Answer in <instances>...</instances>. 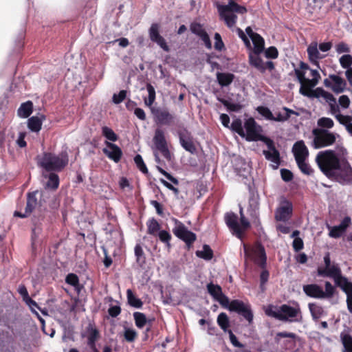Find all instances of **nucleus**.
Returning <instances> with one entry per match:
<instances>
[{
    "label": "nucleus",
    "instance_id": "obj_1",
    "mask_svg": "<svg viewBox=\"0 0 352 352\" xmlns=\"http://www.w3.org/2000/svg\"><path fill=\"white\" fill-rule=\"evenodd\" d=\"M148 94V98L144 99V104L149 107L153 116L154 121L161 125H170L174 122L175 116L170 113L166 107H152L155 100V90L151 84L146 85Z\"/></svg>",
    "mask_w": 352,
    "mask_h": 352
},
{
    "label": "nucleus",
    "instance_id": "obj_2",
    "mask_svg": "<svg viewBox=\"0 0 352 352\" xmlns=\"http://www.w3.org/2000/svg\"><path fill=\"white\" fill-rule=\"evenodd\" d=\"M316 162L320 170L328 177L333 178L334 173L340 168V159L333 150L320 151L316 157Z\"/></svg>",
    "mask_w": 352,
    "mask_h": 352
},
{
    "label": "nucleus",
    "instance_id": "obj_3",
    "mask_svg": "<svg viewBox=\"0 0 352 352\" xmlns=\"http://www.w3.org/2000/svg\"><path fill=\"white\" fill-rule=\"evenodd\" d=\"M36 160L38 165L47 171H60L68 164V157L65 153L57 155L44 152L42 155H38Z\"/></svg>",
    "mask_w": 352,
    "mask_h": 352
},
{
    "label": "nucleus",
    "instance_id": "obj_4",
    "mask_svg": "<svg viewBox=\"0 0 352 352\" xmlns=\"http://www.w3.org/2000/svg\"><path fill=\"white\" fill-rule=\"evenodd\" d=\"M217 8L221 19L229 28H233L236 23L237 16L234 13L243 14L247 12L245 7L239 5L234 0H229L227 5H219Z\"/></svg>",
    "mask_w": 352,
    "mask_h": 352
},
{
    "label": "nucleus",
    "instance_id": "obj_5",
    "mask_svg": "<svg viewBox=\"0 0 352 352\" xmlns=\"http://www.w3.org/2000/svg\"><path fill=\"white\" fill-rule=\"evenodd\" d=\"M38 193V190L28 192L27 195V203L25 208V212H21L15 211L14 215L15 217L25 218L30 215L31 213L34 212L33 219H36V214L41 217L40 213L42 212L41 205L38 203L36 195Z\"/></svg>",
    "mask_w": 352,
    "mask_h": 352
},
{
    "label": "nucleus",
    "instance_id": "obj_6",
    "mask_svg": "<svg viewBox=\"0 0 352 352\" xmlns=\"http://www.w3.org/2000/svg\"><path fill=\"white\" fill-rule=\"evenodd\" d=\"M314 138L312 145L315 148H320L333 144L336 140V135L327 129H315L313 130Z\"/></svg>",
    "mask_w": 352,
    "mask_h": 352
},
{
    "label": "nucleus",
    "instance_id": "obj_7",
    "mask_svg": "<svg viewBox=\"0 0 352 352\" xmlns=\"http://www.w3.org/2000/svg\"><path fill=\"white\" fill-rule=\"evenodd\" d=\"M243 249L245 258L253 260L254 262L261 267L265 268L267 257L265 248L263 245L258 244L252 248H249L244 244Z\"/></svg>",
    "mask_w": 352,
    "mask_h": 352
},
{
    "label": "nucleus",
    "instance_id": "obj_8",
    "mask_svg": "<svg viewBox=\"0 0 352 352\" xmlns=\"http://www.w3.org/2000/svg\"><path fill=\"white\" fill-rule=\"evenodd\" d=\"M274 226L278 236L286 234V199L282 197L280 206L276 210L274 214Z\"/></svg>",
    "mask_w": 352,
    "mask_h": 352
},
{
    "label": "nucleus",
    "instance_id": "obj_9",
    "mask_svg": "<svg viewBox=\"0 0 352 352\" xmlns=\"http://www.w3.org/2000/svg\"><path fill=\"white\" fill-rule=\"evenodd\" d=\"M303 96L310 98L322 97L325 99L326 102L329 103L332 114L336 116L340 113V108L336 104V99L331 94L324 91L321 87H318L313 91H309V93H303Z\"/></svg>",
    "mask_w": 352,
    "mask_h": 352
},
{
    "label": "nucleus",
    "instance_id": "obj_10",
    "mask_svg": "<svg viewBox=\"0 0 352 352\" xmlns=\"http://www.w3.org/2000/svg\"><path fill=\"white\" fill-rule=\"evenodd\" d=\"M175 227L173 229L174 234L179 239L184 241L189 249L196 241V234L188 230V228L180 221L175 219Z\"/></svg>",
    "mask_w": 352,
    "mask_h": 352
},
{
    "label": "nucleus",
    "instance_id": "obj_11",
    "mask_svg": "<svg viewBox=\"0 0 352 352\" xmlns=\"http://www.w3.org/2000/svg\"><path fill=\"white\" fill-rule=\"evenodd\" d=\"M153 142L155 148L160 151L164 158L170 160L171 155L168 150L164 131L162 129L157 128L155 129Z\"/></svg>",
    "mask_w": 352,
    "mask_h": 352
},
{
    "label": "nucleus",
    "instance_id": "obj_12",
    "mask_svg": "<svg viewBox=\"0 0 352 352\" xmlns=\"http://www.w3.org/2000/svg\"><path fill=\"white\" fill-rule=\"evenodd\" d=\"M332 179L342 185L352 184V168L347 161H342Z\"/></svg>",
    "mask_w": 352,
    "mask_h": 352
},
{
    "label": "nucleus",
    "instance_id": "obj_13",
    "mask_svg": "<svg viewBox=\"0 0 352 352\" xmlns=\"http://www.w3.org/2000/svg\"><path fill=\"white\" fill-rule=\"evenodd\" d=\"M245 129V139L249 142L257 141L263 139L261 135L262 128L258 125L253 118L247 119L244 123Z\"/></svg>",
    "mask_w": 352,
    "mask_h": 352
},
{
    "label": "nucleus",
    "instance_id": "obj_14",
    "mask_svg": "<svg viewBox=\"0 0 352 352\" xmlns=\"http://www.w3.org/2000/svg\"><path fill=\"white\" fill-rule=\"evenodd\" d=\"M229 311L236 312L242 316L249 323H251L253 320V314L250 305L240 300H232Z\"/></svg>",
    "mask_w": 352,
    "mask_h": 352
},
{
    "label": "nucleus",
    "instance_id": "obj_15",
    "mask_svg": "<svg viewBox=\"0 0 352 352\" xmlns=\"http://www.w3.org/2000/svg\"><path fill=\"white\" fill-rule=\"evenodd\" d=\"M292 66L293 69L289 73V75H293L294 74L295 76L300 83V93L303 95V93H309V91H313L314 90L307 89L305 86V81L306 80L305 78V71L310 70L309 66L303 62L300 63V67H296L294 63H292Z\"/></svg>",
    "mask_w": 352,
    "mask_h": 352
},
{
    "label": "nucleus",
    "instance_id": "obj_16",
    "mask_svg": "<svg viewBox=\"0 0 352 352\" xmlns=\"http://www.w3.org/2000/svg\"><path fill=\"white\" fill-rule=\"evenodd\" d=\"M177 134L179 139L181 146L189 153L194 154L197 151V148L192 142L190 133L184 127L179 129Z\"/></svg>",
    "mask_w": 352,
    "mask_h": 352
},
{
    "label": "nucleus",
    "instance_id": "obj_17",
    "mask_svg": "<svg viewBox=\"0 0 352 352\" xmlns=\"http://www.w3.org/2000/svg\"><path fill=\"white\" fill-rule=\"evenodd\" d=\"M338 287H340L346 294V304L349 311L352 314V282L342 276L335 280Z\"/></svg>",
    "mask_w": 352,
    "mask_h": 352
},
{
    "label": "nucleus",
    "instance_id": "obj_18",
    "mask_svg": "<svg viewBox=\"0 0 352 352\" xmlns=\"http://www.w3.org/2000/svg\"><path fill=\"white\" fill-rule=\"evenodd\" d=\"M148 34L150 39L153 42L156 43L165 52H169L170 48L165 39L160 34V25L158 23H153L151 25Z\"/></svg>",
    "mask_w": 352,
    "mask_h": 352
},
{
    "label": "nucleus",
    "instance_id": "obj_19",
    "mask_svg": "<svg viewBox=\"0 0 352 352\" xmlns=\"http://www.w3.org/2000/svg\"><path fill=\"white\" fill-rule=\"evenodd\" d=\"M225 221L232 233L241 239V229L240 228L237 215L233 212L226 213Z\"/></svg>",
    "mask_w": 352,
    "mask_h": 352
},
{
    "label": "nucleus",
    "instance_id": "obj_20",
    "mask_svg": "<svg viewBox=\"0 0 352 352\" xmlns=\"http://www.w3.org/2000/svg\"><path fill=\"white\" fill-rule=\"evenodd\" d=\"M106 147L102 149L103 153L111 160L118 163L120 162L122 151L120 148L116 144L107 142H105Z\"/></svg>",
    "mask_w": 352,
    "mask_h": 352
},
{
    "label": "nucleus",
    "instance_id": "obj_21",
    "mask_svg": "<svg viewBox=\"0 0 352 352\" xmlns=\"http://www.w3.org/2000/svg\"><path fill=\"white\" fill-rule=\"evenodd\" d=\"M307 54L309 61L320 69L318 59H322L325 55L321 54L318 51V43L316 41L311 42L307 47Z\"/></svg>",
    "mask_w": 352,
    "mask_h": 352
},
{
    "label": "nucleus",
    "instance_id": "obj_22",
    "mask_svg": "<svg viewBox=\"0 0 352 352\" xmlns=\"http://www.w3.org/2000/svg\"><path fill=\"white\" fill-rule=\"evenodd\" d=\"M296 162L307 160L309 155V151L303 141L296 142L292 148Z\"/></svg>",
    "mask_w": 352,
    "mask_h": 352
},
{
    "label": "nucleus",
    "instance_id": "obj_23",
    "mask_svg": "<svg viewBox=\"0 0 352 352\" xmlns=\"http://www.w3.org/2000/svg\"><path fill=\"white\" fill-rule=\"evenodd\" d=\"M265 314L280 320H286V304L282 305L280 308L270 305L265 309Z\"/></svg>",
    "mask_w": 352,
    "mask_h": 352
},
{
    "label": "nucleus",
    "instance_id": "obj_24",
    "mask_svg": "<svg viewBox=\"0 0 352 352\" xmlns=\"http://www.w3.org/2000/svg\"><path fill=\"white\" fill-rule=\"evenodd\" d=\"M259 202L258 199L256 197L252 196L249 199V206L248 212L253 220L254 223L258 222L259 216Z\"/></svg>",
    "mask_w": 352,
    "mask_h": 352
},
{
    "label": "nucleus",
    "instance_id": "obj_25",
    "mask_svg": "<svg viewBox=\"0 0 352 352\" xmlns=\"http://www.w3.org/2000/svg\"><path fill=\"white\" fill-rule=\"evenodd\" d=\"M351 223V219L349 217H345L339 226L331 228L329 236L333 238L340 237L346 230Z\"/></svg>",
    "mask_w": 352,
    "mask_h": 352
},
{
    "label": "nucleus",
    "instance_id": "obj_26",
    "mask_svg": "<svg viewBox=\"0 0 352 352\" xmlns=\"http://www.w3.org/2000/svg\"><path fill=\"white\" fill-rule=\"evenodd\" d=\"M318 274L321 276H328L334 278V280H336L338 277L342 276L341 270L337 264L331 265L329 268L327 269H318Z\"/></svg>",
    "mask_w": 352,
    "mask_h": 352
},
{
    "label": "nucleus",
    "instance_id": "obj_27",
    "mask_svg": "<svg viewBox=\"0 0 352 352\" xmlns=\"http://www.w3.org/2000/svg\"><path fill=\"white\" fill-rule=\"evenodd\" d=\"M87 344L91 349H95L96 341L99 339L100 333L98 330L91 324H89L87 327Z\"/></svg>",
    "mask_w": 352,
    "mask_h": 352
},
{
    "label": "nucleus",
    "instance_id": "obj_28",
    "mask_svg": "<svg viewBox=\"0 0 352 352\" xmlns=\"http://www.w3.org/2000/svg\"><path fill=\"white\" fill-rule=\"evenodd\" d=\"M45 120V116L43 114L32 116L28 120V126L31 131L38 132L41 129L43 121Z\"/></svg>",
    "mask_w": 352,
    "mask_h": 352
},
{
    "label": "nucleus",
    "instance_id": "obj_29",
    "mask_svg": "<svg viewBox=\"0 0 352 352\" xmlns=\"http://www.w3.org/2000/svg\"><path fill=\"white\" fill-rule=\"evenodd\" d=\"M304 292L310 297L322 298V289L316 284H310L303 286Z\"/></svg>",
    "mask_w": 352,
    "mask_h": 352
},
{
    "label": "nucleus",
    "instance_id": "obj_30",
    "mask_svg": "<svg viewBox=\"0 0 352 352\" xmlns=\"http://www.w3.org/2000/svg\"><path fill=\"white\" fill-rule=\"evenodd\" d=\"M260 54L261 53H250V63L259 72L264 73L266 70V66L265 62H263V60L260 58Z\"/></svg>",
    "mask_w": 352,
    "mask_h": 352
},
{
    "label": "nucleus",
    "instance_id": "obj_31",
    "mask_svg": "<svg viewBox=\"0 0 352 352\" xmlns=\"http://www.w3.org/2000/svg\"><path fill=\"white\" fill-rule=\"evenodd\" d=\"M302 344V340L295 333H287V349L297 351Z\"/></svg>",
    "mask_w": 352,
    "mask_h": 352
},
{
    "label": "nucleus",
    "instance_id": "obj_32",
    "mask_svg": "<svg viewBox=\"0 0 352 352\" xmlns=\"http://www.w3.org/2000/svg\"><path fill=\"white\" fill-rule=\"evenodd\" d=\"M329 78L334 82L332 87L333 91L336 94L342 93L346 85L345 80L341 77L334 74L330 75Z\"/></svg>",
    "mask_w": 352,
    "mask_h": 352
},
{
    "label": "nucleus",
    "instance_id": "obj_33",
    "mask_svg": "<svg viewBox=\"0 0 352 352\" xmlns=\"http://www.w3.org/2000/svg\"><path fill=\"white\" fill-rule=\"evenodd\" d=\"M309 71L312 78H306V80L305 81V86L307 89L313 90L312 88L318 85L319 80L320 79V75L317 69H310Z\"/></svg>",
    "mask_w": 352,
    "mask_h": 352
},
{
    "label": "nucleus",
    "instance_id": "obj_34",
    "mask_svg": "<svg viewBox=\"0 0 352 352\" xmlns=\"http://www.w3.org/2000/svg\"><path fill=\"white\" fill-rule=\"evenodd\" d=\"M33 103L31 101H27L21 104L17 111V114L20 118H28L32 113Z\"/></svg>",
    "mask_w": 352,
    "mask_h": 352
},
{
    "label": "nucleus",
    "instance_id": "obj_35",
    "mask_svg": "<svg viewBox=\"0 0 352 352\" xmlns=\"http://www.w3.org/2000/svg\"><path fill=\"white\" fill-rule=\"evenodd\" d=\"M263 155L267 160L271 161L273 163V168H278L280 164V155L277 150L263 151Z\"/></svg>",
    "mask_w": 352,
    "mask_h": 352
},
{
    "label": "nucleus",
    "instance_id": "obj_36",
    "mask_svg": "<svg viewBox=\"0 0 352 352\" xmlns=\"http://www.w3.org/2000/svg\"><path fill=\"white\" fill-rule=\"evenodd\" d=\"M302 316L299 307H292L287 305V322H301Z\"/></svg>",
    "mask_w": 352,
    "mask_h": 352
},
{
    "label": "nucleus",
    "instance_id": "obj_37",
    "mask_svg": "<svg viewBox=\"0 0 352 352\" xmlns=\"http://www.w3.org/2000/svg\"><path fill=\"white\" fill-rule=\"evenodd\" d=\"M234 79V75L231 73H221L217 74V80L218 83L221 87H226L230 85Z\"/></svg>",
    "mask_w": 352,
    "mask_h": 352
},
{
    "label": "nucleus",
    "instance_id": "obj_38",
    "mask_svg": "<svg viewBox=\"0 0 352 352\" xmlns=\"http://www.w3.org/2000/svg\"><path fill=\"white\" fill-rule=\"evenodd\" d=\"M300 231L299 230H294L291 234V238H293V242H292V248L296 252H298L304 248V243L303 240L301 237L299 236L300 235Z\"/></svg>",
    "mask_w": 352,
    "mask_h": 352
},
{
    "label": "nucleus",
    "instance_id": "obj_39",
    "mask_svg": "<svg viewBox=\"0 0 352 352\" xmlns=\"http://www.w3.org/2000/svg\"><path fill=\"white\" fill-rule=\"evenodd\" d=\"M135 256L136 262L140 267H143L146 264V256L142 246L140 244H136L134 248Z\"/></svg>",
    "mask_w": 352,
    "mask_h": 352
},
{
    "label": "nucleus",
    "instance_id": "obj_40",
    "mask_svg": "<svg viewBox=\"0 0 352 352\" xmlns=\"http://www.w3.org/2000/svg\"><path fill=\"white\" fill-rule=\"evenodd\" d=\"M197 256L206 261H210L213 257V252L208 245H204L202 250H197L195 252Z\"/></svg>",
    "mask_w": 352,
    "mask_h": 352
},
{
    "label": "nucleus",
    "instance_id": "obj_41",
    "mask_svg": "<svg viewBox=\"0 0 352 352\" xmlns=\"http://www.w3.org/2000/svg\"><path fill=\"white\" fill-rule=\"evenodd\" d=\"M126 297L128 303L130 306L138 309L142 307V301L140 298H137L129 289L126 291Z\"/></svg>",
    "mask_w": 352,
    "mask_h": 352
},
{
    "label": "nucleus",
    "instance_id": "obj_42",
    "mask_svg": "<svg viewBox=\"0 0 352 352\" xmlns=\"http://www.w3.org/2000/svg\"><path fill=\"white\" fill-rule=\"evenodd\" d=\"M218 325L221 327V329L224 332H228L230 329H228L230 327V320L228 316L226 313H221L219 314L217 320Z\"/></svg>",
    "mask_w": 352,
    "mask_h": 352
},
{
    "label": "nucleus",
    "instance_id": "obj_43",
    "mask_svg": "<svg viewBox=\"0 0 352 352\" xmlns=\"http://www.w3.org/2000/svg\"><path fill=\"white\" fill-rule=\"evenodd\" d=\"M254 50L252 53H261L264 50V39L258 34L252 38Z\"/></svg>",
    "mask_w": 352,
    "mask_h": 352
},
{
    "label": "nucleus",
    "instance_id": "obj_44",
    "mask_svg": "<svg viewBox=\"0 0 352 352\" xmlns=\"http://www.w3.org/2000/svg\"><path fill=\"white\" fill-rule=\"evenodd\" d=\"M48 180L46 183L45 187L52 190H56L59 186V177L58 175L51 173L47 176Z\"/></svg>",
    "mask_w": 352,
    "mask_h": 352
},
{
    "label": "nucleus",
    "instance_id": "obj_45",
    "mask_svg": "<svg viewBox=\"0 0 352 352\" xmlns=\"http://www.w3.org/2000/svg\"><path fill=\"white\" fill-rule=\"evenodd\" d=\"M233 131L238 133L241 137L245 138V132L243 129V125H242V121L239 118L234 119L231 126L229 127Z\"/></svg>",
    "mask_w": 352,
    "mask_h": 352
},
{
    "label": "nucleus",
    "instance_id": "obj_46",
    "mask_svg": "<svg viewBox=\"0 0 352 352\" xmlns=\"http://www.w3.org/2000/svg\"><path fill=\"white\" fill-rule=\"evenodd\" d=\"M207 290L209 294L216 300L222 294V289L219 285H214L212 283H210L207 285Z\"/></svg>",
    "mask_w": 352,
    "mask_h": 352
},
{
    "label": "nucleus",
    "instance_id": "obj_47",
    "mask_svg": "<svg viewBox=\"0 0 352 352\" xmlns=\"http://www.w3.org/2000/svg\"><path fill=\"white\" fill-rule=\"evenodd\" d=\"M39 221L40 219H32L34 228H32V241L33 245L35 243L36 239L39 236L42 232V227L41 226V223L39 222Z\"/></svg>",
    "mask_w": 352,
    "mask_h": 352
},
{
    "label": "nucleus",
    "instance_id": "obj_48",
    "mask_svg": "<svg viewBox=\"0 0 352 352\" xmlns=\"http://www.w3.org/2000/svg\"><path fill=\"white\" fill-rule=\"evenodd\" d=\"M309 308L313 318L316 320L320 318L323 314L324 311L322 307L317 304L309 303Z\"/></svg>",
    "mask_w": 352,
    "mask_h": 352
},
{
    "label": "nucleus",
    "instance_id": "obj_49",
    "mask_svg": "<svg viewBox=\"0 0 352 352\" xmlns=\"http://www.w3.org/2000/svg\"><path fill=\"white\" fill-rule=\"evenodd\" d=\"M135 325L140 328H143L146 323V318L144 314L141 312H135L133 314Z\"/></svg>",
    "mask_w": 352,
    "mask_h": 352
},
{
    "label": "nucleus",
    "instance_id": "obj_50",
    "mask_svg": "<svg viewBox=\"0 0 352 352\" xmlns=\"http://www.w3.org/2000/svg\"><path fill=\"white\" fill-rule=\"evenodd\" d=\"M102 134L108 140L111 142H116L118 140V135L115 133V132L108 126H103L102 128Z\"/></svg>",
    "mask_w": 352,
    "mask_h": 352
},
{
    "label": "nucleus",
    "instance_id": "obj_51",
    "mask_svg": "<svg viewBox=\"0 0 352 352\" xmlns=\"http://www.w3.org/2000/svg\"><path fill=\"white\" fill-rule=\"evenodd\" d=\"M296 163L302 173L310 175L314 173V170L310 165L306 162V160L298 161Z\"/></svg>",
    "mask_w": 352,
    "mask_h": 352
},
{
    "label": "nucleus",
    "instance_id": "obj_52",
    "mask_svg": "<svg viewBox=\"0 0 352 352\" xmlns=\"http://www.w3.org/2000/svg\"><path fill=\"white\" fill-rule=\"evenodd\" d=\"M148 233L152 235L156 234L157 232L159 231L160 226L159 223L155 219H150L147 222Z\"/></svg>",
    "mask_w": 352,
    "mask_h": 352
},
{
    "label": "nucleus",
    "instance_id": "obj_53",
    "mask_svg": "<svg viewBox=\"0 0 352 352\" xmlns=\"http://www.w3.org/2000/svg\"><path fill=\"white\" fill-rule=\"evenodd\" d=\"M219 100L230 111L238 112L242 109V105L238 103H231L225 99H219Z\"/></svg>",
    "mask_w": 352,
    "mask_h": 352
},
{
    "label": "nucleus",
    "instance_id": "obj_54",
    "mask_svg": "<svg viewBox=\"0 0 352 352\" xmlns=\"http://www.w3.org/2000/svg\"><path fill=\"white\" fill-rule=\"evenodd\" d=\"M256 111L266 120H271L272 119H274L273 113L270 109L266 107L259 106L256 108Z\"/></svg>",
    "mask_w": 352,
    "mask_h": 352
},
{
    "label": "nucleus",
    "instance_id": "obj_55",
    "mask_svg": "<svg viewBox=\"0 0 352 352\" xmlns=\"http://www.w3.org/2000/svg\"><path fill=\"white\" fill-rule=\"evenodd\" d=\"M342 341L344 345L345 352H352V336L349 334H345L342 336Z\"/></svg>",
    "mask_w": 352,
    "mask_h": 352
},
{
    "label": "nucleus",
    "instance_id": "obj_56",
    "mask_svg": "<svg viewBox=\"0 0 352 352\" xmlns=\"http://www.w3.org/2000/svg\"><path fill=\"white\" fill-rule=\"evenodd\" d=\"M24 302L30 307V308L31 309L32 313H34V314L36 315V316L39 319L40 322L43 324L44 323V320L42 318L40 317L38 313L34 309V307L39 309L38 305L36 303V302L34 301V300H32L30 297H29Z\"/></svg>",
    "mask_w": 352,
    "mask_h": 352
},
{
    "label": "nucleus",
    "instance_id": "obj_57",
    "mask_svg": "<svg viewBox=\"0 0 352 352\" xmlns=\"http://www.w3.org/2000/svg\"><path fill=\"white\" fill-rule=\"evenodd\" d=\"M134 162L140 171L145 174L148 173L146 166L144 164V160L140 155L138 154L135 156Z\"/></svg>",
    "mask_w": 352,
    "mask_h": 352
},
{
    "label": "nucleus",
    "instance_id": "obj_58",
    "mask_svg": "<svg viewBox=\"0 0 352 352\" xmlns=\"http://www.w3.org/2000/svg\"><path fill=\"white\" fill-rule=\"evenodd\" d=\"M335 292V288L329 281L325 282V292L323 291L322 298H331Z\"/></svg>",
    "mask_w": 352,
    "mask_h": 352
},
{
    "label": "nucleus",
    "instance_id": "obj_59",
    "mask_svg": "<svg viewBox=\"0 0 352 352\" xmlns=\"http://www.w3.org/2000/svg\"><path fill=\"white\" fill-rule=\"evenodd\" d=\"M340 63L344 69L350 68L352 65V56L350 54H345L340 58Z\"/></svg>",
    "mask_w": 352,
    "mask_h": 352
},
{
    "label": "nucleus",
    "instance_id": "obj_60",
    "mask_svg": "<svg viewBox=\"0 0 352 352\" xmlns=\"http://www.w3.org/2000/svg\"><path fill=\"white\" fill-rule=\"evenodd\" d=\"M65 282L75 287L79 285V278L76 274L73 273H70L66 276Z\"/></svg>",
    "mask_w": 352,
    "mask_h": 352
},
{
    "label": "nucleus",
    "instance_id": "obj_61",
    "mask_svg": "<svg viewBox=\"0 0 352 352\" xmlns=\"http://www.w3.org/2000/svg\"><path fill=\"white\" fill-rule=\"evenodd\" d=\"M217 301L223 307L230 309L231 301L228 297H227L223 293L215 300Z\"/></svg>",
    "mask_w": 352,
    "mask_h": 352
},
{
    "label": "nucleus",
    "instance_id": "obj_62",
    "mask_svg": "<svg viewBox=\"0 0 352 352\" xmlns=\"http://www.w3.org/2000/svg\"><path fill=\"white\" fill-rule=\"evenodd\" d=\"M336 118L340 124L344 125L346 128L347 124H352V116H344L340 113H338L336 115Z\"/></svg>",
    "mask_w": 352,
    "mask_h": 352
},
{
    "label": "nucleus",
    "instance_id": "obj_63",
    "mask_svg": "<svg viewBox=\"0 0 352 352\" xmlns=\"http://www.w3.org/2000/svg\"><path fill=\"white\" fill-rule=\"evenodd\" d=\"M126 96V90H121L118 94H114L112 97V100L113 103L115 104H120L121 103Z\"/></svg>",
    "mask_w": 352,
    "mask_h": 352
},
{
    "label": "nucleus",
    "instance_id": "obj_64",
    "mask_svg": "<svg viewBox=\"0 0 352 352\" xmlns=\"http://www.w3.org/2000/svg\"><path fill=\"white\" fill-rule=\"evenodd\" d=\"M190 31L199 37L200 35H202L206 32L201 25L197 23H193L190 25Z\"/></svg>",
    "mask_w": 352,
    "mask_h": 352
}]
</instances>
